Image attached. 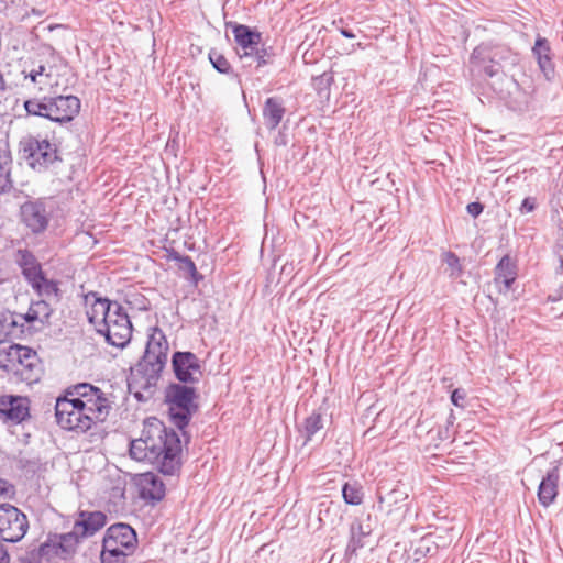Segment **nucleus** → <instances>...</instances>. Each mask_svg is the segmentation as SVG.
<instances>
[{
    "instance_id": "nucleus-1",
    "label": "nucleus",
    "mask_w": 563,
    "mask_h": 563,
    "mask_svg": "<svg viewBox=\"0 0 563 563\" xmlns=\"http://www.w3.org/2000/svg\"><path fill=\"white\" fill-rule=\"evenodd\" d=\"M517 52L503 43L483 42L470 55L468 70L472 79L485 80L492 90L509 107L527 108L534 93V87L519 82L510 71L519 65Z\"/></svg>"
},
{
    "instance_id": "nucleus-2",
    "label": "nucleus",
    "mask_w": 563,
    "mask_h": 563,
    "mask_svg": "<svg viewBox=\"0 0 563 563\" xmlns=\"http://www.w3.org/2000/svg\"><path fill=\"white\" fill-rule=\"evenodd\" d=\"M111 406L104 393L89 384L68 386L65 395L55 405L57 424L67 431L85 433L99 422H103Z\"/></svg>"
},
{
    "instance_id": "nucleus-3",
    "label": "nucleus",
    "mask_w": 563,
    "mask_h": 563,
    "mask_svg": "<svg viewBox=\"0 0 563 563\" xmlns=\"http://www.w3.org/2000/svg\"><path fill=\"white\" fill-rule=\"evenodd\" d=\"M129 451L133 460L147 462L164 475L173 476L180 470L179 435L156 418L145 422L141 438L131 441Z\"/></svg>"
},
{
    "instance_id": "nucleus-4",
    "label": "nucleus",
    "mask_w": 563,
    "mask_h": 563,
    "mask_svg": "<svg viewBox=\"0 0 563 563\" xmlns=\"http://www.w3.org/2000/svg\"><path fill=\"white\" fill-rule=\"evenodd\" d=\"M169 345L162 329L151 327L143 357L131 371L129 391L139 400H150L156 390L161 373L167 363Z\"/></svg>"
},
{
    "instance_id": "nucleus-5",
    "label": "nucleus",
    "mask_w": 563,
    "mask_h": 563,
    "mask_svg": "<svg viewBox=\"0 0 563 563\" xmlns=\"http://www.w3.org/2000/svg\"><path fill=\"white\" fill-rule=\"evenodd\" d=\"M13 262L19 267L22 277L40 297L59 301V283L47 278L42 264L27 247H19L13 252Z\"/></svg>"
},
{
    "instance_id": "nucleus-6",
    "label": "nucleus",
    "mask_w": 563,
    "mask_h": 563,
    "mask_svg": "<svg viewBox=\"0 0 563 563\" xmlns=\"http://www.w3.org/2000/svg\"><path fill=\"white\" fill-rule=\"evenodd\" d=\"M30 115L41 117L54 122H70L80 111V100L76 96H55L32 98L24 101Z\"/></svg>"
},
{
    "instance_id": "nucleus-7",
    "label": "nucleus",
    "mask_w": 563,
    "mask_h": 563,
    "mask_svg": "<svg viewBox=\"0 0 563 563\" xmlns=\"http://www.w3.org/2000/svg\"><path fill=\"white\" fill-rule=\"evenodd\" d=\"M197 398V389L188 384L172 383L165 388L164 401L167 405L170 421L178 429L186 428L198 410Z\"/></svg>"
},
{
    "instance_id": "nucleus-8",
    "label": "nucleus",
    "mask_w": 563,
    "mask_h": 563,
    "mask_svg": "<svg viewBox=\"0 0 563 563\" xmlns=\"http://www.w3.org/2000/svg\"><path fill=\"white\" fill-rule=\"evenodd\" d=\"M20 148L29 166L40 173L48 170L62 161L57 145L41 136H27L21 140Z\"/></svg>"
},
{
    "instance_id": "nucleus-9",
    "label": "nucleus",
    "mask_w": 563,
    "mask_h": 563,
    "mask_svg": "<svg viewBox=\"0 0 563 563\" xmlns=\"http://www.w3.org/2000/svg\"><path fill=\"white\" fill-rule=\"evenodd\" d=\"M108 320L97 332L106 338V341L115 347H125L132 338V323L124 308L119 303L112 308Z\"/></svg>"
},
{
    "instance_id": "nucleus-10",
    "label": "nucleus",
    "mask_w": 563,
    "mask_h": 563,
    "mask_svg": "<svg viewBox=\"0 0 563 563\" xmlns=\"http://www.w3.org/2000/svg\"><path fill=\"white\" fill-rule=\"evenodd\" d=\"M29 529L27 517L19 508L10 504L0 505V539L15 543Z\"/></svg>"
},
{
    "instance_id": "nucleus-11",
    "label": "nucleus",
    "mask_w": 563,
    "mask_h": 563,
    "mask_svg": "<svg viewBox=\"0 0 563 563\" xmlns=\"http://www.w3.org/2000/svg\"><path fill=\"white\" fill-rule=\"evenodd\" d=\"M78 541L70 532L54 534L42 543L37 550L38 558L49 563L68 561L77 552Z\"/></svg>"
},
{
    "instance_id": "nucleus-12",
    "label": "nucleus",
    "mask_w": 563,
    "mask_h": 563,
    "mask_svg": "<svg viewBox=\"0 0 563 563\" xmlns=\"http://www.w3.org/2000/svg\"><path fill=\"white\" fill-rule=\"evenodd\" d=\"M22 223L34 234L43 233L52 216L51 205L43 200H27L20 208Z\"/></svg>"
},
{
    "instance_id": "nucleus-13",
    "label": "nucleus",
    "mask_w": 563,
    "mask_h": 563,
    "mask_svg": "<svg viewBox=\"0 0 563 563\" xmlns=\"http://www.w3.org/2000/svg\"><path fill=\"white\" fill-rule=\"evenodd\" d=\"M172 368L179 383L197 384L202 377V365L198 356L189 351H177L172 356Z\"/></svg>"
},
{
    "instance_id": "nucleus-14",
    "label": "nucleus",
    "mask_w": 563,
    "mask_h": 563,
    "mask_svg": "<svg viewBox=\"0 0 563 563\" xmlns=\"http://www.w3.org/2000/svg\"><path fill=\"white\" fill-rule=\"evenodd\" d=\"M10 373L29 385L37 383L42 375V363L37 353L31 347L22 345L21 357L15 361L14 369H11Z\"/></svg>"
},
{
    "instance_id": "nucleus-15",
    "label": "nucleus",
    "mask_w": 563,
    "mask_h": 563,
    "mask_svg": "<svg viewBox=\"0 0 563 563\" xmlns=\"http://www.w3.org/2000/svg\"><path fill=\"white\" fill-rule=\"evenodd\" d=\"M31 417L30 399L23 396H0V418L13 424L22 423Z\"/></svg>"
},
{
    "instance_id": "nucleus-16",
    "label": "nucleus",
    "mask_w": 563,
    "mask_h": 563,
    "mask_svg": "<svg viewBox=\"0 0 563 563\" xmlns=\"http://www.w3.org/2000/svg\"><path fill=\"white\" fill-rule=\"evenodd\" d=\"M106 523L107 516L102 511L81 510L74 522L70 533L80 543L84 539L95 536Z\"/></svg>"
},
{
    "instance_id": "nucleus-17",
    "label": "nucleus",
    "mask_w": 563,
    "mask_h": 563,
    "mask_svg": "<svg viewBox=\"0 0 563 563\" xmlns=\"http://www.w3.org/2000/svg\"><path fill=\"white\" fill-rule=\"evenodd\" d=\"M85 305L88 307L86 312L88 321L97 329L103 327L110 312H113L112 308L119 302L101 298L97 292L90 291L85 296Z\"/></svg>"
},
{
    "instance_id": "nucleus-18",
    "label": "nucleus",
    "mask_w": 563,
    "mask_h": 563,
    "mask_svg": "<svg viewBox=\"0 0 563 563\" xmlns=\"http://www.w3.org/2000/svg\"><path fill=\"white\" fill-rule=\"evenodd\" d=\"M112 541V547L119 548L128 554H132L137 545L135 531L126 523H115L110 526L103 537L102 542Z\"/></svg>"
},
{
    "instance_id": "nucleus-19",
    "label": "nucleus",
    "mask_w": 563,
    "mask_h": 563,
    "mask_svg": "<svg viewBox=\"0 0 563 563\" xmlns=\"http://www.w3.org/2000/svg\"><path fill=\"white\" fill-rule=\"evenodd\" d=\"M228 26L232 29L234 40L240 46L242 52H238L241 60L247 62L253 55V51L260 45L262 36L260 32L251 30L247 25L238 23H228Z\"/></svg>"
},
{
    "instance_id": "nucleus-20",
    "label": "nucleus",
    "mask_w": 563,
    "mask_h": 563,
    "mask_svg": "<svg viewBox=\"0 0 563 563\" xmlns=\"http://www.w3.org/2000/svg\"><path fill=\"white\" fill-rule=\"evenodd\" d=\"M22 74V87L34 95L47 93L55 84L52 74L44 65H38L30 71L23 70Z\"/></svg>"
},
{
    "instance_id": "nucleus-21",
    "label": "nucleus",
    "mask_w": 563,
    "mask_h": 563,
    "mask_svg": "<svg viewBox=\"0 0 563 563\" xmlns=\"http://www.w3.org/2000/svg\"><path fill=\"white\" fill-rule=\"evenodd\" d=\"M517 278V265L509 255H504L495 267L494 283L499 292H508Z\"/></svg>"
},
{
    "instance_id": "nucleus-22",
    "label": "nucleus",
    "mask_w": 563,
    "mask_h": 563,
    "mask_svg": "<svg viewBox=\"0 0 563 563\" xmlns=\"http://www.w3.org/2000/svg\"><path fill=\"white\" fill-rule=\"evenodd\" d=\"M560 477L559 466H554L542 478L538 488V500L543 507H549L555 500Z\"/></svg>"
},
{
    "instance_id": "nucleus-23",
    "label": "nucleus",
    "mask_w": 563,
    "mask_h": 563,
    "mask_svg": "<svg viewBox=\"0 0 563 563\" xmlns=\"http://www.w3.org/2000/svg\"><path fill=\"white\" fill-rule=\"evenodd\" d=\"M532 54L538 62L540 70L547 79H550L554 75V64L549 41L539 35L532 47Z\"/></svg>"
},
{
    "instance_id": "nucleus-24",
    "label": "nucleus",
    "mask_w": 563,
    "mask_h": 563,
    "mask_svg": "<svg viewBox=\"0 0 563 563\" xmlns=\"http://www.w3.org/2000/svg\"><path fill=\"white\" fill-rule=\"evenodd\" d=\"M286 109L283 102L275 98L269 97L266 99L263 107V119L268 130H275L282 122L285 115Z\"/></svg>"
},
{
    "instance_id": "nucleus-25",
    "label": "nucleus",
    "mask_w": 563,
    "mask_h": 563,
    "mask_svg": "<svg viewBox=\"0 0 563 563\" xmlns=\"http://www.w3.org/2000/svg\"><path fill=\"white\" fill-rule=\"evenodd\" d=\"M22 345L10 341H0V368L10 373L15 361L21 357Z\"/></svg>"
},
{
    "instance_id": "nucleus-26",
    "label": "nucleus",
    "mask_w": 563,
    "mask_h": 563,
    "mask_svg": "<svg viewBox=\"0 0 563 563\" xmlns=\"http://www.w3.org/2000/svg\"><path fill=\"white\" fill-rule=\"evenodd\" d=\"M142 495L145 498L159 501L165 496V486L156 475L146 473L143 479Z\"/></svg>"
},
{
    "instance_id": "nucleus-27",
    "label": "nucleus",
    "mask_w": 563,
    "mask_h": 563,
    "mask_svg": "<svg viewBox=\"0 0 563 563\" xmlns=\"http://www.w3.org/2000/svg\"><path fill=\"white\" fill-rule=\"evenodd\" d=\"M43 299H40L37 301H33L27 310V312L24 316V319L27 322H34L40 321L42 323L46 322L52 312L53 308L51 307V303L48 302V298L42 297Z\"/></svg>"
},
{
    "instance_id": "nucleus-28",
    "label": "nucleus",
    "mask_w": 563,
    "mask_h": 563,
    "mask_svg": "<svg viewBox=\"0 0 563 563\" xmlns=\"http://www.w3.org/2000/svg\"><path fill=\"white\" fill-rule=\"evenodd\" d=\"M350 533L351 537L345 548V556L349 559L355 555L358 549L363 548V538L367 536L361 522H353L350 528Z\"/></svg>"
},
{
    "instance_id": "nucleus-29",
    "label": "nucleus",
    "mask_w": 563,
    "mask_h": 563,
    "mask_svg": "<svg viewBox=\"0 0 563 563\" xmlns=\"http://www.w3.org/2000/svg\"><path fill=\"white\" fill-rule=\"evenodd\" d=\"M323 428V419L322 416L318 412H312L310 416H308L302 427L299 429V432L305 437L303 444H307L309 441L312 440V437L319 432Z\"/></svg>"
},
{
    "instance_id": "nucleus-30",
    "label": "nucleus",
    "mask_w": 563,
    "mask_h": 563,
    "mask_svg": "<svg viewBox=\"0 0 563 563\" xmlns=\"http://www.w3.org/2000/svg\"><path fill=\"white\" fill-rule=\"evenodd\" d=\"M342 497L347 505H361L364 498L362 485L357 482L345 483L342 487Z\"/></svg>"
},
{
    "instance_id": "nucleus-31",
    "label": "nucleus",
    "mask_w": 563,
    "mask_h": 563,
    "mask_svg": "<svg viewBox=\"0 0 563 563\" xmlns=\"http://www.w3.org/2000/svg\"><path fill=\"white\" fill-rule=\"evenodd\" d=\"M130 554L112 547V541L108 543L102 542V550L100 553L101 563H126V558Z\"/></svg>"
},
{
    "instance_id": "nucleus-32",
    "label": "nucleus",
    "mask_w": 563,
    "mask_h": 563,
    "mask_svg": "<svg viewBox=\"0 0 563 563\" xmlns=\"http://www.w3.org/2000/svg\"><path fill=\"white\" fill-rule=\"evenodd\" d=\"M408 497L407 493L400 489L399 487L393 488L386 494L382 493V488L378 490V504L383 505L384 503H387V505L390 507L393 505L398 504L399 501L405 500Z\"/></svg>"
},
{
    "instance_id": "nucleus-33",
    "label": "nucleus",
    "mask_w": 563,
    "mask_h": 563,
    "mask_svg": "<svg viewBox=\"0 0 563 563\" xmlns=\"http://www.w3.org/2000/svg\"><path fill=\"white\" fill-rule=\"evenodd\" d=\"M437 551V545L429 538H422L413 550V560L420 561L427 555H432Z\"/></svg>"
},
{
    "instance_id": "nucleus-34",
    "label": "nucleus",
    "mask_w": 563,
    "mask_h": 563,
    "mask_svg": "<svg viewBox=\"0 0 563 563\" xmlns=\"http://www.w3.org/2000/svg\"><path fill=\"white\" fill-rule=\"evenodd\" d=\"M209 60L219 73L227 75L233 73L229 60L218 51L211 49L209 52Z\"/></svg>"
},
{
    "instance_id": "nucleus-35",
    "label": "nucleus",
    "mask_w": 563,
    "mask_h": 563,
    "mask_svg": "<svg viewBox=\"0 0 563 563\" xmlns=\"http://www.w3.org/2000/svg\"><path fill=\"white\" fill-rule=\"evenodd\" d=\"M443 262L451 268L450 275L452 277H460L463 273L462 265L460 263L459 256L453 252H445L443 254Z\"/></svg>"
},
{
    "instance_id": "nucleus-36",
    "label": "nucleus",
    "mask_w": 563,
    "mask_h": 563,
    "mask_svg": "<svg viewBox=\"0 0 563 563\" xmlns=\"http://www.w3.org/2000/svg\"><path fill=\"white\" fill-rule=\"evenodd\" d=\"M272 55L268 53L267 48L256 46V49L253 51V55L249 58L245 64L247 66L252 65V60L256 63V68L262 67L271 62Z\"/></svg>"
},
{
    "instance_id": "nucleus-37",
    "label": "nucleus",
    "mask_w": 563,
    "mask_h": 563,
    "mask_svg": "<svg viewBox=\"0 0 563 563\" xmlns=\"http://www.w3.org/2000/svg\"><path fill=\"white\" fill-rule=\"evenodd\" d=\"M333 77L331 74L323 73L322 75L313 78V86L319 95L329 92Z\"/></svg>"
},
{
    "instance_id": "nucleus-38",
    "label": "nucleus",
    "mask_w": 563,
    "mask_h": 563,
    "mask_svg": "<svg viewBox=\"0 0 563 563\" xmlns=\"http://www.w3.org/2000/svg\"><path fill=\"white\" fill-rule=\"evenodd\" d=\"M178 267H179V269L188 273L192 278H196V276L198 274L196 264L194 263L191 257H189L188 255H185L184 257H179Z\"/></svg>"
},
{
    "instance_id": "nucleus-39",
    "label": "nucleus",
    "mask_w": 563,
    "mask_h": 563,
    "mask_svg": "<svg viewBox=\"0 0 563 563\" xmlns=\"http://www.w3.org/2000/svg\"><path fill=\"white\" fill-rule=\"evenodd\" d=\"M15 495V487L8 481L0 478V497L13 498Z\"/></svg>"
},
{
    "instance_id": "nucleus-40",
    "label": "nucleus",
    "mask_w": 563,
    "mask_h": 563,
    "mask_svg": "<svg viewBox=\"0 0 563 563\" xmlns=\"http://www.w3.org/2000/svg\"><path fill=\"white\" fill-rule=\"evenodd\" d=\"M537 208V199L533 197H527L522 200L521 206L519 207V212L521 214L530 213L534 211Z\"/></svg>"
},
{
    "instance_id": "nucleus-41",
    "label": "nucleus",
    "mask_w": 563,
    "mask_h": 563,
    "mask_svg": "<svg viewBox=\"0 0 563 563\" xmlns=\"http://www.w3.org/2000/svg\"><path fill=\"white\" fill-rule=\"evenodd\" d=\"M465 396H466V394L463 389H455V390H453V393L451 395V401L456 407H463L462 402L464 401Z\"/></svg>"
},
{
    "instance_id": "nucleus-42",
    "label": "nucleus",
    "mask_w": 563,
    "mask_h": 563,
    "mask_svg": "<svg viewBox=\"0 0 563 563\" xmlns=\"http://www.w3.org/2000/svg\"><path fill=\"white\" fill-rule=\"evenodd\" d=\"M11 187L8 173L0 167V194L5 192Z\"/></svg>"
},
{
    "instance_id": "nucleus-43",
    "label": "nucleus",
    "mask_w": 563,
    "mask_h": 563,
    "mask_svg": "<svg viewBox=\"0 0 563 563\" xmlns=\"http://www.w3.org/2000/svg\"><path fill=\"white\" fill-rule=\"evenodd\" d=\"M483 209L484 207L481 202H471L466 207L467 212L474 218H477L483 212Z\"/></svg>"
},
{
    "instance_id": "nucleus-44",
    "label": "nucleus",
    "mask_w": 563,
    "mask_h": 563,
    "mask_svg": "<svg viewBox=\"0 0 563 563\" xmlns=\"http://www.w3.org/2000/svg\"><path fill=\"white\" fill-rule=\"evenodd\" d=\"M0 563H10V555L3 544L0 543Z\"/></svg>"
},
{
    "instance_id": "nucleus-45",
    "label": "nucleus",
    "mask_w": 563,
    "mask_h": 563,
    "mask_svg": "<svg viewBox=\"0 0 563 563\" xmlns=\"http://www.w3.org/2000/svg\"><path fill=\"white\" fill-rule=\"evenodd\" d=\"M340 33L346 37V38H354L355 37V34L351 31V30H347V29H341L340 30Z\"/></svg>"
},
{
    "instance_id": "nucleus-46",
    "label": "nucleus",
    "mask_w": 563,
    "mask_h": 563,
    "mask_svg": "<svg viewBox=\"0 0 563 563\" xmlns=\"http://www.w3.org/2000/svg\"><path fill=\"white\" fill-rule=\"evenodd\" d=\"M439 437H440V439H442V440H446V439H449V438H450V430H449V427H445V429H444V430H440V431H439Z\"/></svg>"
},
{
    "instance_id": "nucleus-47",
    "label": "nucleus",
    "mask_w": 563,
    "mask_h": 563,
    "mask_svg": "<svg viewBox=\"0 0 563 563\" xmlns=\"http://www.w3.org/2000/svg\"><path fill=\"white\" fill-rule=\"evenodd\" d=\"M454 420H455V417H454L453 412L451 411V413L448 417L445 427H449V429H450L453 426Z\"/></svg>"
},
{
    "instance_id": "nucleus-48",
    "label": "nucleus",
    "mask_w": 563,
    "mask_h": 563,
    "mask_svg": "<svg viewBox=\"0 0 563 563\" xmlns=\"http://www.w3.org/2000/svg\"><path fill=\"white\" fill-rule=\"evenodd\" d=\"M185 255H180L178 252L174 251L172 254H170V258L177 261L179 263V257H184Z\"/></svg>"
},
{
    "instance_id": "nucleus-49",
    "label": "nucleus",
    "mask_w": 563,
    "mask_h": 563,
    "mask_svg": "<svg viewBox=\"0 0 563 563\" xmlns=\"http://www.w3.org/2000/svg\"><path fill=\"white\" fill-rule=\"evenodd\" d=\"M330 511V506L327 507V509L324 510V512H329Z\"/></svg>"
}]
</instances>
